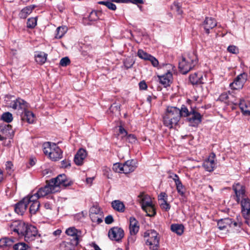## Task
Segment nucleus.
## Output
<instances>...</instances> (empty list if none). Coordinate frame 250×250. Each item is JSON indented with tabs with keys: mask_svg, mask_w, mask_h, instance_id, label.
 <instances>
[{
	"mask_svg": "<svg viewBox=\"0 0 250 250\" xmlns=\"http://www.w3.org/2000/svg\"><path fill=\"white\" fill-rule=\"evenodd\" d=\"M129 233L130 236L128 238V241L134 242V238L133 236L135 235L139 231V226L138 222L134 217H130L129 219Z\"/></svg>",
	"mask_w": 250,
	"mask_h": 250,
	"instance_id": "13",
	"label": "nucleus"
},
{
	"mask_svg": "<svg viewBox=\"0 0 250 250\" xmlns=\"http://www.w3.org/2000/svg\"><path fill=\"white\" fill-rule=\"evenodd\" d=\"M139 87L141 89L145 90L147 88V85L145 82L142 81L139 83Z\"/></svg>",
	"mask_w": 250,
	"mask_h": 250,
	"instance_id": "64",
	"label": "nucleus"
},
{
	"mask_svg": "<svg viewBox=\"0 0 250 250\" xmlns=\"http://www.w3.org/2000/svg\"><path fill=\"white\" fill-rule=\"evenodd\" d=\"M180 118L182 117L188 118L189 114L191 113V109L189 111L185 105H183L181 109H180Z\"/></svg>",
	"mask_w": 250,
	"mask_h": 250,
	"instance_id": "37",
	"label": "nucleus"
},
{
	"mask_svg": "<svg viewBox=\"0 0 250 250\" xmlns=\"http://www.w3.org/2000/svg\"><path fill=\"white\" fill-rule=\"evenodd\" d=\"M15 250H30V247L24 243H18L12 246Z\"/></svg>",
	"mask_w": 250,
	"mask_h": 250,
	"instance_id": "36",
	"label": "nucleus"
},
{
	"mask_svg": "<svg viewBox=\"0 0 250 250\" xmlns=\"http://www.w3.org/2000/svg\"><path fill=\"white\" fill-rule=\"evenodd\" d=\"M70 63V61L67 57L62 58L60 62V64L62 66H66Z\"/></svg>",
	"mask_w": 250,
	"mask_h": 250,
	"instance_id": "53",
	"label": "nucleus"
},
{
	"mask_svg": "<svg viewBox=\"0 0 250 250\" xmlns=\"http://www.w3.org/2000/svg\"><path fill=\"white\" fill-rule=\"evenodd\" d=\"M56 192L60 190L61 187H66L71 185L72 182L66 178L65 174H60L49 181Z\"/></svg>",
	"mask_w": 250,
	"mask_h": 250,
	"instance_id": "6",
	"label": "nucleus"
},
{
	"mask_svg": "<svg viewBox=\"0 0 250 250\" xmlns=\"http://www.w3.org/2000/svg\"><path fill=\"white\" fill-rule=\"evenodd\" d=\"M231 97L232 94L230 93H223L220 95L219 100L228 104L229 98H231Z\"/></svg>",
	"mask_w": 250,
	"mask_h": 250,
	"instance_id": "39",
	"label": "nucleus"
},
{
	"mask_svg": "<svg viewBox=\"0 0 250 250\" xmlns=\"http://www.w3.org/2000/svg\"><path fill=\"white\" fill-rule=\"evenodd\" d=\"M171 8L172 10L177 12L178 14H181L182 11L181 9V5L179 3L174 2L171 6Z\"/></svg>",
	"mask_w": 250,
	"mask_h": 250,
	"instance_id": "46",
	"label": "nucleus"
},
{
	"mask_svg": "<svg viewBox=\"0 0 250 250\" xmlns=\"http://www.w3.org/2000/svg\"><path fill=\"white\" fill-rule=\"evenodd\" d=\"M105 6L112 10H115L116 9V6L115 4H114L113 3L109 1H108V2H107Z\"/></svg>",
	"mask_w": 250,
	"mask_h": 250,
	"instance_id": "58",
	"label": "nucleus"
},
{
	"mask_svg": "<svg viewBox=\"0 0 250 250\" xmlns=\"http://www.w3.org/2000/svg\"><path fill=\"white\" fill-rule=\"evenodd\" d=\"M170 178H171L175 182V183H177L178 182L181 181L178 176L174 173H172L169 177Z\"/></svg>",
	"mask_w": 250,
	"mask_h": 250,
	"instance_id": "59",
	"label": "nucleus"
},
{
	"mask_svg": "<svg viewBox=\"0 0 250 250\" xmlns=\"http://www.w3.org/2000/svg\"><path fill=\"white\" fill-rule=\"evenodd\" d=\"M247 80V74L245 73H241L230 83V87L233 89H240L243 87Z\"/></svg>",
	"mask_w": 250,
	"mask_h": 250,
	"instance_id": "11",
	"label": "nucleus"
},
{
	"mask_svg": "<svg viewBox=\"0 0 250 250\" xmlns=\"http://www.w3.org/2000/svg\"><path fill=\"white\" fill-rule=\"evenodd\" d=\"M47 54L42 51H37L35 54L36 62L39 64H43L46 61Z\"/></svg>",
	"mask_w": 250,
	"mask_h": 250,
	"instance_id": "30",
	"label": "nucleus"
},
{
	"mask_svg": "<svg viewBox=\"0 0 250 250\" xmlns=\"http://www.w3.org/2000/svg\"><path fill=\"white\" fill-rule=\"evenodd\" d=\"M70 166V162L68 160H64L62 161V167L66 168Z\"/></svg>",
	"mask_w": 250,
	"mask_h": 250,
	"instance_id": "60",
	"label": "nucleus"
},
{
	"mask_svg": "<svg viewBox=\"0 0 250 250\" xmlns=\"http://www.w3.org/2000/svg\"><path fill=\"white\" fill-rule=\"evenodd\" d=\"M233 189L236 194V200L238 203L240 199L246 198L244 187L240 184H236L233 186Z\"/></svg>",
	"mask_w": 250,
	"mask_h": 250,
	"instance_id": "20",
	"label": "nucleus"
},
{
	"mask_svg": "<svg viewBox=\"0 0 250 250\" xmlns=\"http://www.w3.org/2000/svg\"><path fill=\"white\" fill-rule=\"evenodd\" d=\"M180 109L175 106H168L163 116L164 125L172 128L176 125L180 120Z\"/></svg>",
	"mask_w": 250,
	"mask_h": 250,
	"instance_id": "1",
	"label": "nucleus"
},
{
	"mask_svg": "<svg viewBox=\"0 0 250 250\" xmlns=\"http://www.w3.org/2000/svg\"><path fill=\"white\" fill-rule=\"evenodd\" d=\"M37 18H29L27 20V27L29 28H33L37 25Z\"/></svg>",
	"mask_w": 250,
	"mask_h": 250,
	"instance_id": "45",
	"label": "nucleus"
},
{
	"mask_svg": "<svg viewBox=\"0 0 250 250\" xmlns=\"http://www.w3.org/2000/svg\"><path fill=\"white\" fill-rule=\"evenodd\" d=\"M242 223L239 220L238 217L237 221L232 220L229 218H226L219 220L217 222V226L220 230L228 231L229 229H233L234 231H239L241 228Z\"/></svg>",
	"mask_w": 250,
	"mask_h": 250,
	"instance_id": "2",
	"label": "nucleus"
},
{
	"mask_svg": "<svg viewBox=\"0 0 250 250\" xmlns=\"http://www.w3.org/2000/svg\"><path fill=\"white\" fill-rule=\"evenodd\" d=\"M34 7L33 5H30L23 8L20 13V17L25 19L32 12Z\"/></svg>",
	"mask_w": 250,
	"mask_h": 250,
	"instance_id": "35",
	"label": "nucleus"
},
{
	"mask_svg": "<svg viewBox=\"0 0 250 250\" xmlns=\"http://www.w3.org/2000/svg\"><path fill=\"white\" fill-rule=\"evenodd\" d=\"M112 207L113 209L120 212H124L125 210V206L123 202L120 200H114L111 203Z\"/></svg>",
	"mask_w": 250,
	"mask_h": 250,
	"instance_id": "31",
	"label": "nucleus"
},
{
	"mask_svg": "<svg viewBox=\"0 0 250 250\" xmlns=\"http://www.w3.org/2000/svg\"><path fill=\"white\" fill-rule=\"evenodd\" d=\"M120 105L119 104H113L112 105H111L110 107V109L112 112L114 111H120Z\"/></svg>",
	"mask_w": 250,
	"mask_h": 250,
	"instance_id": "56",
	"label": "nucleus"
},
{
	"mask_svg": "<svg viewBox=\"0 0 250 250\" xmlns=\"http://www.w3.org/2000/svg\"><path fill=\"white\" fill-rule=\"evenodd\" d=\"M134 63V62L131 59L127 58L124 62V65L126 69L131 68Z\"/></svg>",
	"mask_w": 250,
	"mask_h": 250,
	"instance_id": "52",
	"label": "nucleus"
},
{
	"mask_svg": "<svg viewBox=\"0 0 250 250\" xmlns=\"http://www.w3.org/2000/svg\"><path fill=\"white\" fill-rule=\"evenodd\" d=\"M167 72L164 75L159 76L160 82L165 86L169 85L171 83L172 79V72L175 71V66L170 64H167L166 65Z\"/></svg>",
	"mask_w": 250,
	"mask_h": 250,
	"instance_id": "8",
	"label": "nucleus"
},
{
	"mask_svg": "<svg viewBox=\"0 0 250 250\" xmlns=\"http://www.w3.org/2000/svg\"><path fill=\"white\" fill-rule=\"evenodd\" d=\"M28 203L29 199L27 197L24 198L22 200L16 204L15 207V212L19 215H22L26 210Z\"/></svg>",
	"mask_w": 250,
	"mask_h": 250,
	"instance_id": "18",
	"label": "nucleus"
},
{
	"mask_svg": "<svg viewBox=\"0 0 250 250\" xmlns=\"http://www.w3.org/2000/svg\"><path fill=\"white\" fill-rule=\"evenodd\" d=\"M162 209H164L165 211H168L170 209V206L167 202V203L162 204V206H161Z\"/></svg>",
	"mask_w": 250,
	"mask_h": 250,
	"instance_id": "62",
	"label": "nucleus"
},
{
	"mask_svg": "<svg viewBox=\"0 0 250 250\" xmlns=\"http://www.w3.org/2000/svg\"><path fill=\"white\" fill-rule=\"evenodd\" d=\"M148 61H149L151 62L152 65L154 67H156L158 66L159 62L154 57L151 55Z\"/></svg>",
	"mask_w": 250,
	"mask_h": 250,
	"instance_id": "54",
	"label": "nucleus"
},
{
	"mask_svg": "<svg viewBox=\"0 0 250 250\" xmlns=\"http://www.w3.org/2000/svg\"><path fill=\"white\" fill-rule=\"evenodd\" d=\"M171 230L176 233L177 235H182L184 230V227L182 224H172L170 227Z\"/></svg>",
	"mask_w": 250,
	"mask_h": 250,
	"instance_id": "34",
	"label": "nucleus"
},
{
	"mask_svg": "<svg viewBox=\"0 0 250 250\" xmlns=\"http://www.w3.org/2000/svg\"><path fill=\"white\" fill-rule=\"evenodd\" d=\"M21 235L24 236V240L26 242H30L40 238V235L38 234L37 228L33 226L28 225L26 226Z\"/></svg>",
	"mask_w": 250,
	"mask_h": 250,
	"instance_id": "7",
	"label": "nucleus"
},
{
	"mask_svg": "<svg viewBox=\"0 0 250 250\" xmlns=\"http://www.w3.org/2000/svg\"><path fill=\"white\" fill-rule=\"evenodd\" d=\"M9 106L14 109L25 110L27 107V103L22 99L18 98L12 101Z\"/></svg>",
	"mask_w": 250,
	"mask_h": 250,
	"instance_id": "22",
	"label": "nucleus"
},
{
	"mask_svg": "<svg viewBox=\"0 0 250 250\" xmlns=\"http://www.w3.org/2000/svg\"><path fill=\"white\" fill-rule=\"evenodd\" d=\"M108 235L110 240L119 241L124 236V231L118 227H113L109 230Z\"/></svg>",
	"mask_w": 250,
	"mask_h": 250,
	"instance_id": "10",
	"label": "nucleus"
},
{
	"mask_svg": "<svg viewBox=\"0 0 250 250\" xmlns=\"http://www.w3.org/2000/svg\"><path fill=\"white\" fill-rule=\"evenodd\" d=\"M44 153L53 161H58L62 158V151L55 143L46 142L43 144Z\"/></svg>",
	"mask_w": 250,
	"mask_h": 250,
	"instance_id": "3",
	"label": "nucleus"
},
{
	"mask_svg": "<svg viewBox=\"0 0 250 250\" xmlns=\"http://www.w3.org/2000/svg\"><path fill=\"white\" fill-rule=\"evenodd\" d=\"M123 173L127 174L133 172L137 167L136 162L133 160H128L123 165Z\"/></svg>",
	"mask_w": 250,
	"mask_h": 250,
	"instance_id": "25",
	"label": "nucleus"
},
{
	"mask_svg": "<svg viewBox=\"0 0 250 250\" xmlns=\"http://www.w3.org/2000/svg\"><path fill=\"white\" fill-rule=\"evenodd\" d=\"M143 209L146 211L147 216H153L156 214L155 209L153 205L149 207H146Z\"/></svg>",
	"mask_w": 250,
	"mask_h": 250,
	"instance_id": "41",
	"label": "nucleus"
},
{
	"mask_svg": "<svg viewBox=\"0 0 250 250\" xmlns=\"http://www.w3.org/2000/svg\"><path fill=\"white\" fill-rule=\"evenodd\" d=\"M119 133L123 135L122 137L123 138L125 137L128 134L126 130L122 126H119Z\"/></svg>",
	"mask_w": 250,
	"mask_h": 250,
	"instance_id": "57",
	"label": "nucleus"
},
{
	"mask_svg": "<svg viewBox=\"0 0 250 250\" xmlns=\"http://www.w3.org/2000/svg\"><path fill=\"white\" fill-rule=\"evenodd\" d=\"M79 242L76 240H70L69 242H63L60 245L61 250H75Z\"/></svg>",
	"mask_w": 250,
	"mask_h": 250,
	"instance_id": "26",
	"label": "nucleus"
},
{
	"mask_svg": "<svg viewBox=\"0 0 250 250\" xmlns=\"http://www.w3.org/2000/svg\"><path fill=\"white\" fill-rule=\"evenodd\" d=\"M1 119L7 123H10L13 120L12 114L9 112L4 113L1 116Z\"/></svg>",
	"mask_w": 250,
	"mask_h": 250,
	"instance_id": "42",
	"label": "nucleus"
},
{
	"mask_svg": "<svg viewBox=\"0 0 250 250\" xmlns=\"http://www.w3.org/2000/svg\"><path fill=\"white\" fill-rule=\"evenodd\" d=\"M126 141L131 144L135 143L137 141V139L136 136L133 134H127V136L125 137Z\"/></svg>",
	"mask_w": 250,
	"mask_h": 250,
	"instance_id": "51",
	"label": "nucleus"
},
{
	"mask_svg": "<svg viewBox=\"0 0 250 250\" xmlns=\"http://www.w3.org/2000/svg\"><path fill=\"white\" fill-rule=\"evenodd\" d=\"M167 196L165 192H161L158 196V200L160 201V199L164 200L167 199Z\"/></svg>",
	"mask_w": 250,
	"mask_h": 250,
	"instance_id": "63",
	"label": "nucleus"
},
{
	"mask_svg": "<svg viewBox=\"0 0 250 250\" xmlns=\"http://www.w3.org/2000/svg\"><path fill=\"white\" fill-rule=\"evenodd\" d=\"M67 28L65 26L59 27L56 29V34L55 37L56 38H61L66 32Z\"/></svg>",
	"mask_w": 250,
	"mask_h": 250,
	"instance_id": "38",
	"label": "nucleus"
},
{
	"mask_svg": "<svg viewBox=\"0 0 250 250\" xmlns=\"http://www.w3.org/2000/svg\"><path fill=\"white\" fill-rule=\"evenodd\" d=\"M65 233L71 237L72 238L71 240H76L79 241V238L81 234V232L80 230L77 229L75 227H70L67 229Z\"/></svg>",
	"mask_w": 250,
	"mask_h": 250,
	"instance_id": "28",
	"label": "nucleus"
},
{
	"mask_svg": "<svg viewBox=\"0 0 250 250\" xmlns=\"http://www.w3.org/2000/svg\"><path fill=\"white\" fill-rule=\"evenodd\" d=\"M139 197L140 198L142 209L153 205L151 199L148 195L141 194Z\"/></svg>",
	"mask_w": 250,
	"mask_h": 250,
	"instance_id": "29",
	"label": "nucleus"
},
{
	"mask_svg": "<svg viewBox=\"0 0 250 250\" xmlns=\"http://www.w3.org/2000/svg\"><path fill=\"white\" fill-rule=\"evenodd\" d=\"M89 216L93 222H96L98 224H100L103 221V216H100L98 215H91Z\"/></svg>",
	"mask_w": 250,
	"mask_h": 250,
	"instance_id": "48",
	"label": "nucleus"
},
{
	"mask_svg": "<svg viewBox=\"0 0 250 250\" xmlns=\"http://www.w3.org/2000/svg\"><path fill=\"white\" fill-rule=\"evenodd\" d=\"M138 56L139 58L145 60H148L151 55L147 53L142 49H139L137 53Z\"/></svg>",
	"mask_w": 250,
	"mask_h": 250,
	"instance_id": "44",
	"label": "nucleus"
},
{
	"mask_svg": "<svg viewBox=\"0 0 250 250\" xmlns=\"http://www.w3.org/2000/svg\"><path fill=\"white\" fill-rule=\"evenodd\" d=\"M22 119L26 121L29 124L33 123L35 121V115L33 112L28 110H24V113L22 116Z\"/></svg>",
	"mask_w": 250,
	"mask_h": 250,
	"instance_id": "32",
	"label": "nucleus"
},
{
	"mask_svg": "<svg viewBox=\"0 0 250 250\" xmlns=\"http://www.w3.org/2000/svg\"><path fill=\"white\" fill-rule=\"evenodd\" d=\"M5 169L8 174L10 175L13 171V165L10 161H7L5 164Z\"/></svg>",
	"mask_w": 250,
	"mask_h": 250,
	"instance_id": "50",
	"label": "nucleus"
},
{
	"mask_svg": "<svg viewBox=\"0 0 250 250\" xmlns=\"http://www.w3.org/2000/svg\"><path fill=\"white\" fill-rule=\"evenodd\" d=\"M123 164L120 163L114 164L113 166V169L116 172L123 173Z\"/></svg>",
	"mask_w": 250,
	"mask_h": 250,
	"instance_id": "47",
	"label": "nucleus"
},
{
	"mask_svg": "<svg viewBox=\"0 0 250 250\" xmlns=\"http://www.w3.org/2000/svg\"><path fill=\"white\" fill-rule=\"evenodd\" d=\"M233 104L232 106V109H233L235 108L234 105H239V100L237 101V99L234 97L233 95H232V97L231 98H229L228 105Z\"/></svg>",
	"mask_w": 250,
	"mask_h": 250,
	"instance_id": "49",
	"label": "nucleus"
},
{
	"mask_svg": "<svg viewBox=\"0 0 250 250\" xmlns=\"http://www.w3.org/2000/svg\"><path fill=\"white\" fill-rule=\"evenodd\" d=\"M187 120L190 126H194L201 122L202 116L195 109L191 108V113L189 114V116L187 118Z\"/></svg>",
	"mask_w": 250,
	"mask_h": 250,
	"instance_id": "16",
	"label": "nucleus"
},
{
	"mask_svg": "<svg viewBox=\"0 0 250 250\" xmlns=\"http://www.w3.org/2000/svg\"><path fill=\"white\" fill-rule=\"evenodd\" d=\"M228 51L233 54H236L238 52V49L235 46L230 45L228 47Z\"/></svg>",
	"mask_w": 250,
	"mask_h": 250,
	"instance_id": "55",
	"label": "nucleus"
},
{
	"mask_svg": "<svg viewBox=\"0 0 250 250\" xmlns=\"http://www.w3.org/2000/svg\"><path fill=\"white\" fill-rule=\"evenodd\" d=\"M146 244L149 246V248L153 250H157L159 246V239L158 233L154 230H148L144 233Z\"/></svg>",
	"mask_w": 250,
	"mask_h": 250,
	"instance_id": "5",
	"label": "nucleus"
},
{
	"mask_svg": "<svg viewBox=\"0 0 250 250\" xmlns=\"http://www.w3.org/2000/svg\"><path fill=\"white\" fill-rule=\"evenodd\" d=\"M98 215L103 216V212L100 210V208L97 206H93L90 209L89 215Z\"/></svg>",
	"mask_w": 250,
	"mask_h": 250,
	"instance_id": "40",
	"label": "nucleus"
},
{
	"mask_svg": "<svg viewBox=\"0 0 250 250\" xmlns=\"http://www.w3.org/2000/svg\"><path fill=\"white\" fill-rule=\"evenodd\" d=\"M197 62V57L193 54L187 58L183 57L179 62V68L182 74H186L193 68Z\"/></svg>",
	"mask_w": 250,
	"mask_h": 250,
	"instance_id": "4",
	"label": "nucleus"
},
{
	"mask_svg": "<svg viewBox=\"0 0 250 250\" xmlns=\"http://www.w3.org/2000/svg\"><path fill=\"white\" fill-rule=\"evenodd\" d=\"M206 32L209 34V30L212 29L217 25L216 21L211 17H207L203 24Z\"/></svg>",
	"mask_w": 250,
	"mask_h": 250,
	"instance_id": "27",
	"label": "nucleus"
},
{
	"mask_svg": "<svg viewBox=\"0 0 250 250\" xmlns=\"http://www.w3.org/2000/svg\"><path fill=\"white\" fill-rule=\"evenodd\" d=\"M55 192H56L48 181L44 187L39 188L38 191L32 195L37 196V198L39 199V198L44 197L49 193Z\"/></svg>",
	"mask_w": 250,
	"mask_h": 250,
	"instance_id": "15",
	"label": "nucleus"
},
{
	"mask_svg": "<svg viewBox=\"0 0 250 250\" xmlns=\"http://www.w3.org/2000/svg\"><path fill=\"white\" fill-rule=\"evenodd\" d=\"M189 79L190 83L193 85L203 84L207 81L206 75L201 72L191 74Z\"/></svg>",
	"mask_w": 250,
	"mask_h": 250,
	"instance_id": "14",
	"label": "nucleus"
},
{
	"mask_svg": "<svg viewBox=\"0 0 250 250\" xmlns=\"http://www.w3.org/2000/svg\"><path fill=\"white\" fill-rule=\"evenodd\" d=\"M14 135V131L10 125H0V141H2L7 138H12Z\"/></svg>",
	"mask_w": 250,
	"mask_h": 250,
	"instance_id": "12",
	"label": "nucleus"
},
{
	"mask_svg": "<svg viewBox=\"0 0 250 250\" xmlns=\"http://www.w3.org/2000/svg\"><path fill=\"white\" fill-rule=\"evenodd\" d=\"M242 214L245 219V223L250 226V200L248 198H243L241 202Z\"/></svg>",
	"mask_w": 250,
	"mask_h": 250,
	"instance_id": "9",
	"label": "nucleus"
},
{
	"mask_svg": "<svg viewBox=\"0 0 250 250\" xmlns=\"http://www.w3.org/2000/svg\"><path fill=\"white\" fill-rule=\"evenodd\" d=\"M14 243L12 238H3L0 239V248H10L13 246Z\"/></svg>",
	"mask_w": 250,
	"mask_h": 250,
	"instance_id": "33",
	"label": "nucleus"
},
{
	"mask_svg": "<svg viewBox=\"0 0 250 250\" xmlns=\"http://www.w3.org/2000/svg\"><path fill=\"white\" fill-rule=\"evenodd\" d=\"M239 106L245 116L250 115V102L244 99H239Z\"/></svg>",
	"mask_w": 250,
	"mask_h": 250,
	"instance_id": "23",
	"label": "nucleus"
},
{
	"mask_svg": "<svg viewBox=\"0 0 250 250\" xmlns=\"http://www.w3.org/2000/svg\"><path fill=\"white\" fill-rule=\"evenodd\" d=\"M215 156V154L212 153L208 159L204 162L203 167L207 171L211 172L214 170L216 165L214 160Z\"/></svg>",
	"mask_w": 250,
	"mask_h": 250,
	"instance_id": "21",
	"label": "nucleus"
},
{
	"mask_svg": "<svg viewBox=\"0 0 250 250\" xmlns=\"http://www.w3.org/2000/svg\"><path fill=\"white\" fill-rule=\"evenodd\" d=\"M29 199V203L30 204L29 212L31 214H35L39 210L40 204L38 201V198L36 196H30L27 197Z\"/></svg>",
	"mask_w": 250,
	"mask_h": 250,
	"instance_id": "17",
	"label": "nucleus"
},
{
	"mask_svg": "<svg viewBox=\"0 0 250 250\" xmlns=\"http://www.w3.org/2000/svg\"><path fill=\"white\" fill-rule=\"evenodd\" d=\"M26 226H27V224H25L23 222L15 221L11 224L10 227L12 230L17 232L19 235H21L25 229Z\"/></svg>",
	"mask_w": 250,
	"mask_h": 250,
	"instance_id": "19",
	"label": "nucleus"
},
{
	"mask_svg": "<svg viewBox=\"0 0 250 250\" xmlns=\"http://www.w3.org/2000/svg\"><path fill=\"white\" fill-rule=\"evenodd\" d=\"M175 185L178 192L180 195L184 196L185 193V189L181 182L180 181L177 183H176Z\"/></svg>",
	"mask_w": 250,
	"mask_h": 250,
	"instance_id": "43",
	"label": "nucleus"
},
{
	"mask_svg": "<svg viewBox=\"0 0 250 250\" xmlns=\"http://www.w3.org/2000/svg\"><path fill=\"white\" fill-rule=\"evenodd\" d=\"M87 156V153L85 149H80L76 154L74 161L78 166H81L83 164V160Z\"/></svg>",
	"mask_w": 250,
	"mask_h": 250,
	"instance_id": "24",
	"label": "nucleus"
},
{
	"mask_svg": "<svg viewBox=\"0 0 250 250\" xmlns=\"http://www.w3.org/2000/svg\"><path fill=\"white\" fill-rule=\"evenodd\" d=\"M104 221L106 224H110L113 222V218L111 215H108L105 217Z\"/></svg>",
	"mask_w": 250,
	"mask_h": 250,
	"instance_id": "61",
	"label": "nucleus"
}]
</instances>
